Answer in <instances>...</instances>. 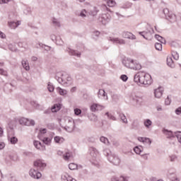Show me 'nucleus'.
Here are the masks:
<instances>
[{
    "mask_svg": "<svg viewBox=\"0 0 181 181\" xmlns=\"http://www.w3.org/2000/svg\"><path fill=\"white\" fill-rule=\"evenodd\" d=\"M89 152H90V156H92L93 159H95V158H97V156H98V151H97V148L94 147H90L89 148Z\"/></svg>",
    "mask_w": 181,
    "mask_h": 181,
    "instance_id": "17",
    "label": "nucleus"
},
{
    "mask_svg": "<svg viewBox=\"0 0 181 181\" xmlns=\"http://www.w3.org/2000/svg\"><path fill=\"white\" fill-rule=\"evenodd\" d=\"M167 65L168 66V67H170L171 69H174L175 62H173V59H172V57H167Z\"/></svg>",
    "mask_w": 181,
    "mask_h": 181,
    "instance_id": "22",
    "label": "nucleus"
},
{
    "mask_svg": "<svg viewBox=\"0 0 181 181\" xmlns=\"http://www.w3.org/2000/svg\"><path fill=\"white\" fill-rule=\"evenodd\" d=\"M134 83L137 84H142L143 86H146V87H148L152 84V76L149 75V74H146L145 72H138L134 75Z\"/></svg>",
    "mask_w": 181,
    "mask_h": 181,
    "instance_id": "1",
    "label": "nucleus"
},
{
    "mask_svg": "<svg viewBox=\"0 0 181 181\" xmlns=\"http://www.w3.org/2000/svg\"><path fill=\"white\" fill-rule=\"evenodd\" d=\"M47 88L49 93H53V91H54V86H53V85H51L50 83H48Z\"/></svg>",
    "mask_w": 181,
    "mask_h": 181,
    "instance_id": "47",
    "label": "nucleus"
},
{
    "mask_svg": "<svg viewBox=\"0 0 181 181\" xmlns=\"http://www.w3.org/2000/svg\"><path fill=\"white\" fill-rule=\"evenodd\" d=\"M144 125L147 129H149V128L152 127V121L149 119H147L144 122Z\"/></svg>",
    "mask_w": 181,
    "mask_h": 181,
    "instance_id": "27",
    "label": "nucleus"
},
{
    "mask_svg": "<svg viewBox=\"0 0 181 181\" xmlns=\"http://www.w3.org/2000/svg\"><path fill=\"white\" fill-rule=\"evenodd\" d=\"M50 37L52 42H56V40H57V36L54 35V34L51 35Z\"/></svg>",
    "mask_w": 181,
    "mask_h": 181,
    "instance_id": "63",
    "label": "nucleus"
},
{
    "mask_svg": "<svg viewBox=\"0 0 181 181\" xmlns=\"http://www.w3.org/2000/svg\"><path fill=\"white\" fill-rule=\"evenodd\" d=\"M98 98H102L103 100H108V95H107V93H105V90L103 89H100L98 92Z\"/></svg>",
    "mask_w": 181,
    "mask_h": 181,
    "instance_id": "13",
    "label": "nucleus"
},
{
    "mask_svg": "<svg viewBox=\"0 0 181 181\" xmlns=\"http://www.w3.org/2000/svg\"><path fill=\"white\" fill-rule=\"evenodd\" d=\"M32 105H33L35 108H39V107H40V105L36 102H32Z\"/></svg>",
    "mask_w": 181,
    "mask_h": 181,
    "instance_id": "64",
    "label": "nucleus"
},
{
    "mask_svg": "<svg viewBox=\"0 0 181 181\" xmlns=\"http://www.w3.org/2000/svg\"><path fill=\"white\" fill-rule=\"evenodd\" d=\"M21 63L25 70H26L27 71H28V70H30V66H29V62H28V59H23Z\"/></svg>",
    "mask_w": 181,
    "mask_h": 181,
    "instance_id": "23",
    "label": "nucleus"
},
{
    "mask_svg": "<svg viewBox=\"0 0 181 181\" xmlns=\"http://www.w3.org/2000/svg\"><path fill=\"white\" fill-rule=\"evenodd\" d=\"M144 144H148V145L151 146V144H152V141H151V139L144 137Z\"/></svg>",
    "mask_w": 181,
    "mask_h": 181,
    "instance_id": "53",
    "label": "nucleus"
},
{
    "mask_svg": "<svg viewBox=\"0 0 181 181\" xmlns=\"http://www.w3.org/2000/svg\"><path fill=\"white\" fill-rule=\"evenodd\" d=\"M163 13L164 15H165V17H168L169 15H170V13L169 12V9L168 8H164L163 9Z\"/></svg>",
    "mask_w": 181,
    "mask_h": 181,
    "instance_id": "56",
    "label": "nucleus"
},
{
    "mask_svg": "<svg viewBox=\"0 0 181 181\" xmlns=\"http://www.w3.org/2000/svg\"><path fill=\"white\" fill-rule=\"evenodd\" d=\"M34 166L40 170H43L46 168V163H43L42 160H37L34 162Z\"/></svg>",
    "mask_w": 181,
    "mask_h": 181,
    "instance_id": "10",
    "label": "nucleus"
},
{
    "mask_svg": "<svg viewBox=\"0 0 181 181\" xmlns=\"http://www.w3.org/2000/svg\"><path fill=\"white\" fill-rule=\"evenodd\" d=\"M122 64H124L125 67H127V69H132V70H141V69H142L141 64L129 58L123 59Z\"/></svg>",
    "mask_w": 181,
    "mask_h": 181,
    "instance_id": "2",
    "label": "nucleus"
},
{
    "mask_svg": "<svg viewBox=\"0 0 181 181\" xmlns=\"http://www.w3.org/2000/svg\"><path fill=\"white\" fill-rule=\"evenodd\" d=\"M134 151L137 155H141V153L142 152V150L138 146L134 147Z\"/></svg>",
    "mask_w": 181,
    "mask_h": 181,
    "instance_id": "46",
    "label": "nucleus"
},
{
    "mask_svg": "<svg viewBox=\"0 0 181 181\" xmlns=\"http://www.w3.org/2000/svg\"><path fill=\"white\" fill-rule=\"evenodd\" d=\"M8 28H10V29H16V28H18V26H19V25H21V22L20 21H8Z\"/></svg>",
    "mask_w": 181,
    "mask_h": 181,
    "instance_id": "18",
    "label": "nucleus"
},
{
    "mask_svg": "<svg viewBox=\"0 0 181 181\" xmlns=\"http://www.w3.org/2000/svg\"><path fill=\"white\" fill-rule=\"evenodd\" d=\"M132 6V3L129 1H127L122 6V8H123V9H128Z\"/></svg>",
    "mask_w": 181,
    "mask_h": 181,
    "instance_id": "36",
    "label": "nucleus"
},
{
    "mask_svg": "<svg viewBox=\"0 0 181 181\" xmlns=\"http://www.w3.org/2000/svg\"><path fill=\"white\" fill-rule=\"evenodd\" d=\"M65 126L64 129L67 131V132H73L74 128H76V124L74 123V119L71 117H66L64 120Z\"/></svg>",
    "mask_w": 181,
    "mask_h": 181,
    "instance_id": "4",
    "label": "nucleus"
},
{
    "mask_svg": "<svg viewBox=\"0 0 181 181\" xmlns=\"http://www.w3.org/2000/svg\"><path fill=\"white\" fill-rule=\"evenodd\" d=\"M122 37L124 39H130L131 40H135L136 39V37L134 34L128 31H124L122 33Z\"/></svg>",
    "mask_w": 181,
    "mask_h": 181,
    "instance_id": "11",
    "label": "nucleus"
},
{
    "mask_svg": "<svg viewBox=\"0 0 181 181\" xmlns=\"http://www.w3.org/2000/svg\"><path fill=\"white\" fill-rule=\"evenodd\" d=\"M87 11L82 10L81 12L79 14V16H81V18H86L87 16Z\"/></svg>",
    "mask_w": 181,
    "mask_h": 181,
    "instance_id": "50",
    "label": "nucleus"
},
{
    "mask_svg": "<svg viewBox=\"0 0 181 181\" xmlns=\"http://www.w3.org/2000/svg\"><path fill=\"white\" fill-rule=\"evenodd\" d=\"M88 118L90 121H91L92 122H97V121H98V117H97V115H94L93 113L90 114L88 116Z\"/></svg>",
    "mask_w": 181,
    "mask_h": 181,
    "instance_id": "30",
    "label": "nucleus"
},
{
    "mask_svg": "<svg viewBox=\"0 0 181 181\" xmlns=\"http://www.w3.org/2000/svg\"><path fill=\"white\" fill-rule=\"evenodd\" d=\"M90 110L93 112H95L97 111V103H94L90 106Z\"/></svg>",
    "mask_w": 181,
    "mask_h": 181,
    "instance_id": "52",
    "label": "nucleus"
},
{
    "mask_svg": "<svg viewBox=\"0 0 181 181\" xmlns=\"http://www.w3.org/2000/svg\"><path fill=\"white\" fill-rule=\"evenodd\" d=\"M105 115H107V118L109 119H112V121H116L117 118H115V117H114V115H112V114H110V112H106Z\"/></svg>",
    "mask_w": 181,
    "mask_h": 181,
    "instance_id": "40",
    "label": "nucleus"
},
{
    "mask_svg": "<svg viewBox=\"0 0 181 181\" xmlns=\"http://www.w3.org/2000/svg\"><path fill=\"white\" fill-rule=\"evenodd\" d=\"M107 159L110 163H113V165H115L116 166H118V165L121 163V160L115 154H110Z\"/></svg>",
    "mask_w": 181,
    "mask_h": 181,
    "instance_id": "8",
    "label": "nucleus"
},
{
    "mask_svg": "<svg viewBox=\"0 0 181 181\" xmlns=\"http://www.w3.org/2000/svg\"><path fill=\"white\" fill-rule=\"evenodd\" d=\"M130 100H132L133 105H134V107H141V105H142V98L136 95L135 93L131 95Z\"/></svg>",
    "mask_w": 181,
    "mask_h": 181,
    "instance_id": "5",
    "label": "nucleus"
},
{
    "mask_svg": "<svg viewBox=\"0 0 181 181\" xmlns=\"http://www.w3.org/2000/svg\"><path fill=\"white\" fill-rule=\"evenodd\" d=\"M163 133L164 134V135H166L167 138L168 139H170L172 138H175V134H173V132L164 129L163 130Z\"/></svg>",
    "mask_w": 181,
    "mask_h": 181,
    "instance_id": "16",
    "label": "nucleus"
},
{
    "mask_svg": "<svg viewBox=\"0 0 181 181\" xmlns=\"http://www.w3.org/2000/svg\"><path fill=\"white\" fill-rule=\"evenodd\" d=\"M55 79L63 86L66 84H71V76H69L67 74H63L62 72H58L55 75Z\"/></svg>",
    "mask_w": 181,
    "mask_h": 181,
    "instance_id": "3",
    "label": "nucleus"
},
{
    "mask_svg": "<svg viewBox=\"0 0 181 181\" xmlns=\"http://www.w3.org/2000/svg\"><path fill=\"white\" fill-rule=\"evenodd\" d=\"M55 42H56L57 45H58L59 46H63V45L64 43L63 42V40H62V37H60V36L57 37V39Z\"/></svg>",
    "mask_w": 181,
    "mask_h": 181,
    "instance_id": "38",
    "label": "nucleus"
},
{
    "mask_svg": "<svg viewBox=\"0 0 181 181\" xmlns=\"http://www.w3.org/2000/svg\"><path fill=\"white\" fill-rule=\"evenodd\" d=\"M175 136H176L177 139H178V142L181 144V132H175Z\"/></svg>",
    "mask_w": 181,
    "mask_h": 181,
    "instance_id": "41",
    "label": "nucleus"
},
{
    "mask_svg": "<svg viewBox=\"0 0 181 181\" xmlns=\"http://www.w3.org/2000/svg\"><path fill=\"white\" fill-rule=\"evenodd\" d=\"M110 40L116 45H125L126 43L125 40L118 37H110Z\"/></svg>",
    "mask_w": 181,
    "mask_h": 181,
    "instance_id": "12",
    "label": "nucleus"
},
{
    "mask_svg": "<svg viewBox=\"0 0 181 181\" xmlns=\"http://www.w3.org/2000/svg\"><path fill=\"white\" fill-rule=\"evenodd\" d=\"M32 11L30 10V8H27L26 9L24 10V13L25 15H29L30 14Z\"/></svg>",
    "mask_w": 181,
    "mask_h": 181,
    "instance_id": "59",
    "label": "nucleus"
},
{
    "mask_svg": "<svg viewBox=\"0 0 181 181\" xmlns=\"http://www.w3.org/2000/svg\"><path fill=\"white\" fill-rule=\"evenodd\" d=\"M107 6H115V2L114 1V0H108L107 2Z\"/></svg>",
    "mask_w": 181,
    "mask_h": 181,
    "instance_id": "48",
    "label": "nucleus"
},
{
    "mask_svg": "<svg viewBox=\"0 0 181 181\" xmlns=\"http://www.w3.org/2000/svg\"><path fill=\"white\" fill-rule=\"evenodd\" d=\"M71 156H73V154L69 150L65 151V153L63 155V158H64V160H69V159H70V158H71Z\"/></svg>",
    "mask_w": 181,
    "mask_h": 181,
    "instance_id": "25",
    "label": "nucleus"
},
{
    "mask_svg": "<svg viewBox=\"0 0 181 181\" xmlns=\"http://www.w3.org/2000/svg\"><path fill=\"white\" fill-rule=\"evenodd\" d=\"M42 142L45 144V145H49L52 142V139L45 137L42 139Z\"/></svg>",
    "mask_w": 181,
    "mask_h": 181,
    "instance_id": "42",
    "label": "nucleus"
},
{
    "mask_svg": "<svg viewBox=\"0 0 181 181\" xmlns=\"http://www.w3.org/2000/svg\"><path fill=\"white\" fill-rule=\"evenodd\" d=\"M74 114H75V115H81V110L79 108H75Z\"/></svg>",
    "mask_w": 181,
    "mask_h": 181,
    "instance_id": "57",
    "label": "nucleus"
},
{
    "mask_svg": "<svg viewBox=\"0 0 181 181\" xmlns=\"http://www.w3.org/2000/svg\"><path fill=\"white\" fill-rule=\"evenodd\" d=\"M100 139V142H103V144H106L107 145L110 144V141H108V139H107L105 136H101Z\"/></svg>",
    "mask_w": 181,
    "mask_h": 181,
    "instance_id": "45",
    "label": "nucleus"
},
{
    "mask_svg": "<svg viewBox=\"0 0 181 181\" xmlns=\"http://www.w3.org/2000/svg\"><path fill=\"white\" fill-rule=\"evenodd\" d=\"M100 8L103 11H110L105 4H102Z\"/></svg>",
    "mask_w": 181,
    "mask_h": 181,
    "instance_id": "62",
    "label": "nucleus"
},
{
    "mask_svg": "<svg viewBox=\"0 0 181 181\" xmlns=\"http://www.w3.org/2000/svg\"><path fill=\"white\" fill-rule=\"evenodd\" d=\"M8 140L10 141L11 144H12V145L18 144V138H16V136L9 137Z\"/></svg>",
    "mask_w": 181,
    "mask_h": 181,
    "instance_id": "37",
    "label": "nucleus"
},
{
    "mask_svg": "<svg viewBox=\"0 0 181 181\" xmlns=\"http://www.w3.org/2000/svg\"><path fill=\"white\" fill-rule=\"evenodd\" d=\"M172 56L175 60H179V54L177 52H173Z\"/></svg>",
    "mask_w": 181,
    "mask_h": 181,
    "instance_id": "54",
    "label": "nucleus"
},
{
    "mask_svg": "<svg viewBox=\"0 0 181 181\" xmlns=\"http://www.w3.org/2000/svg\"><path fill=\"white\" fill-rule=\"evenodd\" d=\"M139 34L141 36H142L144 39L148 40V36H149V35H152V32L149 30H147L146 31L139 32Z\"/></svg>",
    "mask_w": 181,
    "mask_h": 181,
    "instance_id": "20",
    "label": "nucleus"
},
{
    "mask_svg": "<svg viewBox=\"0 0 181 181\" xmlns=\"http://www.w3.org/2000/svg\"><path fill=\"white\" fill-rule=\"evenodd\" d=\"M120 78L122 81H127L128 80V76L127 75H122Z\"/></svg>",
    "mask_w": 181,
    "mask_h": 181,
    "instance_id": "60",
    "label": "nucleus"
},
{
    "mask_svg": "<svg viewBox=\"0 0 181 181\" xmlns=\"http://www.w3.org/2000/svg\"><path fill=\"white\" fill-rule=\"evenodd\" d=\"M119 117L120 119L124 122V124H128V119H127V117L123 113H120L119 115Z\"/></svg>",
    "mask_w": 181,
    "mask_h": 181,
    "instance_id": "34",
    "label": "nucleus"
},
{
    "mask_svg": "<svg viewBox=\"0 0 181 181\" xmlns=\"http://www.w3.org/2000/svg\"><path fill=\"white\" fill-rule=\"evenodd\" d=\"M103 153L105 156H107V158L110 157V155H112V153H111V151L107 148H105L103 150Z\"/></svg>",
    "mask_w": 181,
    "mask_h": 181,
    "instance_id": "44",
    "label": "nucleus"
},
{
    "mask_svg": "<svg viewBox=\"0 0 181 181\" xmlns=\"http://www.w3.org/2000/svg\"><path fill=\"white\" fill-rule=\"evenodd\" d=\"M111 181H128V180H127V178H125L124 177H115V176H113L111 178Z\"/></svg>",
    "mask_w": 181,
    "mask_h": 181,
    "instance_id": "28",
    "label": "nucleus"
},
{
    "mask_svg": "<svg viewBox=\"0 0 181 181\" xmlns=\"http://www.w3.org/2000/svg\"><path fill=\"white\" fill-rule=\"evenodd\" d=\"M57 90L60 95H66L67 94V90L62 89L60 87L57 88Z\"/></svg>",
    "mask_w": 181,
    "mask_h": 181,
    "instance_id": "33",
    "label": "nucleus"
},
{
    "mask_svg": "<svg viewBox=\"0 0 181 181\" xmlns=\"http://www.w3.org/2000/svg\"><path fill=\"white\" fill-rule=\"evenodd\" d=\"M176 115H180L181 114V106L177 107L175 111Z\"/></svg>",
    "mask_w": 181,
    "mask_h": 181,
    "instance_id": "58",
    "label": "nucleus"
},
{
    "mask_svg": "<svg viewBox=\"0 0 181 181\" xmlns=\"http://www.w3.org/2000/svg\"><path fill=\"white\" fill-rule=\"evenodd\" d=\"M19 123L21 125H25L26 127H30V125L34 127L35 124V120L26 119L25 117L21 118L19 119Z\"/></svg>",
    "mask_w": 181,
    "mask_h": 181,
    "instance_id": "7",
    "label": "nucleus"
},
{
    "mask_svg": "<svg viewBox=\"0 0 181 181\" xmlns=\"http://www.w3.org/2000/svg\"><path fill=\"white\" fill-rule=\"evenodd\" d=\"M155 47L156 49V50H162V44L161 43H159V42H156V45H155Z\"/></svg>",
    "mask_w": 181,
    "mask_h": 181,
    "instance_id": "49",
    "label": "nucleus"
},
{
    "mask_svg": "<svg viewBox=\"0 0 181 181\" xmlns=\"http://www.w3.org/2000/svg\"><path fill=\"white\" fill-rule=\"evenodd\" d=\"M33 145L37 149H40L41 148H43V146H42V143H40V141H34Z\"/></svg>",
    "mask_w": 181,
    "mask_h": 181,
    "instance_id": "35",
    "label": "nucleus"
},
{
    "mask_svg": "<svg viewBox=\"0 0 181 181\" xmlns=\"http://www.w3.org/2000/svg\"><path fill=\"white\" fill-rule=\"evenodd\" d=\"M69 168L70 170H76V169H77V164L71 163L69 165Z\"/></svg>",
    "mask_w": 181,
    "mask_h": 181,
    "instance_id": "43",
    "label": "nucleus"
},
{
    "mask_svg": "<svg viewBox=\"0 0 181 181\" xmlns=\"http://www.w3.org/2000/svg\"><path fill=\"white\" fill-rule=\"evenodd\" d=\"M170 103H172V100H170L169 96H168L165 100V105H170Z\"/></svg>",
    "mask_w": 181,
    "mask_h": 181,
    "instance_id": "55",
    "label": "nucleus"
},
{
    "mask_svg": "<svg viewBox=\"0 0 181 181\" xmlns=\"http://www.w3.org/2000/svg\"><path fill=\"white\" fill-rule=\"evenodd\" d=\"M166 18L168 21H170L171 22V23L176 22V15L173 13L169 14L168 16H167Z\"/></svg>",
    "mask_w": 181,
    "mask_h": 181,
    "instance_id": "26",
    "label": "nucleus"
},
{
    "mask_svg": "<svg viewBox=\"0 0 181 181\" xmlns=\"http://www.w3.org/2000/svg\"><path fill=\"white\" fill-rule=\"evenodd\" d=\"M110 21H111V16L109 13L101 14L98 18V21L100 22L102 25H107Z\"/></svg>",
    "mask_w": 181,
    "mask_h": 181,
    "instance_id": "6",
    "label": "nucleus"
},
{
    "mask_svg": "<svg viewBox=\"0 0 181 181\" xmlns=\"http://www.w3.org/2000/svg\"><path fill=\"white\" fill-rule=\"evenodd\" d=\"M54 139L56 144H63V142H64V138L60 137L59 136H55Z\"/></svg>",
    "mask_w": 181,
    "mask_h": 181,
    "instance_id": "32",
    "label": "nucleus"
},
{
    "mask_svg": "<svg viewBox=\"0 0 181 181\" xmlns=\"http://www.w3.org/2000/svg\"><path fill=\"white\" fill-rule=\"evenodd\" d=\"M156 39H157V40H158V42H160V43H163L165 45V43H166V40H165V38H163V37L156 34L155 35Z\"/></svg>",
    "mask_w": 181,
    "mask_h": 181,
    "instance_id": "31",
    "label": "nucleus"
},
{
    "mask_svg": "<svg viewBox=\"0 0 181 181\" xmlns=\"http://www.w3.org/2000/svg\"><path fill=\"white\" fill-rule=\"evenodd\" d=\"M66 52H68L70 56H76V57H80V56H81V52L70 48L66 49Z\"/></svg>",
    "mask_w": 181,
    "mask_h": 181,
    "instance_id": "15",
    "label": "nucleus"
},
{
    "mask_svg": "<svg viewBox=\"0 0 181 181\" xmlns=\"http://www.w3.org/2000/svg\"><path fill=\"white\" fill-rule=\"evenodd\" d=\"M139 120H138L137 119L133 120L132 123V129H135V130H138L139 129Z\"/></svg>",
    "mask_w": 181,
    "mask_h": 181,
    "instance_id": "21",
    "label": "nucleus"
},
{
    "mask_svg": "<svg viewBox=\"0 0 181 181\" xmlns=\"http://www.w3.org/2000/svg\"><path fill=\"white\" fill-rule=\"evenodd\" d=\"M163 94V88L158 87L157 89L154 90V95L156 98H160Z\"/></svg>",
    "mask_w": 181,
    "mask_h": 181,
    "instance_id": "14",
    "label": "nucleus"
},
{
    "mask_svg": "<svg viewBox=\"0 0 181 181\" xmlns=\"http://www.w3.org/2000/svg\"><path fill=\"white\" fill-rule=\"evenodd\" d=\"M29 175L30 177H33V179H40L42 177V173L35 168H31L30 170Z\"/></svg>",
    "mask_w": 181,
    "mask_h": 181,
    "instance_id": "9",
    "label": "nucleus"
},
{
    "mask_svg": "<svg viewBox=\"0 0 181 181\" xmlns=\"http://www.w3.org/2000/svg\"><path fill=\"white\" fill-rule=\"evenodd\" d=\"M62 181H77L76 180V179H74L73 177H71V176H70L67 173H64L62 175Z\"/></svg>",
    "mask_w": 181,
    "mask_h": 181,
    "instance_id": "19",
    "label": "nucleus"
},
{
    "mask_svg": "<svg viewBox=\"0 0 181 181\" xmlns=\"http://www.w3.org/2000/svg\"><path fill=\"white\" fill-rule=\"evenodd\" d=\"M0 74L1 76H8V72L4 71V69H0Z\"/></svg>",
    "mask_w": 181,
    "mask_h": 181,
    "instance_id": "61",
    "label": "nucleus"
},
{
    "mask_svg": "<svg viewBox=\"0 0 181 181\" xmlns=\"http://www.w3.org/2000/svg\"><path fill=\"white\" fill-rule=\"evenodd\" d=\"M60 104H55L51 107L52 112H57V111H60Z\"/></svg>",
    "mask_w": 181,
    "mask_h": 181,
    "instance_id": "29",
    "label": "nucleus"
},
{
    "mask_svg": "<svg viewBox=\"0 0 181 181\" xmlns=\"http://www.w3.org/2000/svg\"><path fill=\"white\" fill-rule=\"evenodd\" d=\"M52 23L54 26H56L57 28H60V21L57 20V18H53Z\"/></svg>",
    "mask_w": 181,
    "mask_h": 181,
    "instance_id": "39",
    "label": "nucleus"
},
{
    "mask_svg": "<svg viewBox=\"0 0 181 181\" xmlns=\"http://www.w3.org/2000/svg\"><path fill=\"white\" fill-rule=\"evenodd\" d=\"M96 108H97V111H102V110H104V108H105V106H103L100 104L96 103Z\"/></svg>",
    "mask_w": 181,
    "mask_h": 181,
    "instance_id": "51",
    "label": "nucleus"
},
{
    "mask_svg": "<svg viewBox=\"0 0 181 181\" xmlns=\"http://www.w3.org/2000/svg\"><path fill=\"white\" fill-rule=\"evenodd\" d=\"M100 12V10L96 6H94L93 9L89 11V15L91 16H97V14Z\"/></svg>",
    "mask_w": 181,
    "mask_h": 181,
    "instance_id": "24",
    "label": "nucleus"
}]
</instances>
